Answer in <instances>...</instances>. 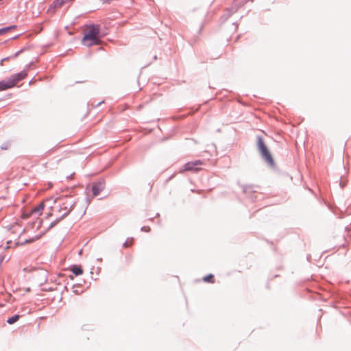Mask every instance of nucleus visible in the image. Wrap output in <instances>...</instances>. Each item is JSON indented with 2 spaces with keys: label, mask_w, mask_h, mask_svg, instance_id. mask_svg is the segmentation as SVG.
<instances>
[{
  "label": "nucleus",
  "mask_w": 351,
  "mask_h": 351,
  "mask_svg": "<svg viewBox=\"0 0 351 351\" xmlns=\"http://www.w3.org/2000/svg\"><path fill=\"white\" fill-rule=\"evenodd\" d=\"M27 73L26 71H21L14 74L7 80L0 81V91L5 90L15 86L17 83L26 77Z\"/></svg>",
  "instance_id": "nucleus-2"
},
{
  "label": "nucleus",
  "mask_w": 351,
  "mask_h": 351,
  "mask_svg": "<svg viewBox=\"0 0 351 351\" xmlns=\"http://www.w3.org/2000/svg\"><path fill=\"white\" fill-rule=\"evenodd\" d=\"M100 29L97 25H92L88 26L84 31L82 43L86 47L98 45L101 43L99 36Z\"/></svg>",
  "instance_id": "nucleus-1"
},
{
  "label": "nucleus",
  "mask_w": 351,
  "mask_h": 351,
  "mask_svg": "<svg viewBox=\"0 0 351 351\" xmlns=\"http://www.w3.org/2000/svg\"><path fill=\"white\" fill-rule=\"evenodd\" d=\"M43 234V233H41L40 234H39L38 236H37L36 237L32 238V239H30L29 240H27L26 242L27 243H29V242L35 241L39 239L42 237Z\"/></svg>",
  "instance_id": "nucleus-13"
},
{
  "label": "nucleus",
  "mask_w": 351,
  "mask_h": 351,
  "mask_svg": "<svg viewBox=\"0 0 351 351\" xmlns=\"http://www.w3.org/2000/svg\"><path fill=\"white\" fill-rule=\"evenodd\" d=\"M70 270L75 275L80 276L83 274V269L81 266L79 265H73Z\"/></svg>",
  "instance_id": "nucleus-8"
},
{
  "label": "nucleus",
  "mask_w": 351,
  "mask_h": 351,
  "mask_svg": "<svg viewBox=\"0 0 351 351\" xmlns=\"http://www.w3.org/2000/svg\"><path fill=\"white\" fill-rule=\"evenodd\" d=\"M257 145L262 157L269 165L273 166L274 165V160L261 137L258 138Z\"/></svg>",
  "instance_id": "nucleus-4"
},
{
  "label": "nucleus",
  "mask_w": 351,
  "mask_h": 351,
  "mask_svg": "<svg viewBox=\"0 0 351 351\" xmlns=\"http://www.w3.org/2000/svg\"><path fill=\"white\" fill-rule=\"evenodd\" d=\"M15 28H16V26L15 25H12V26L8 27L1 29H0V35L3 34H5V33L9 32L10 30L14 29Z\"/></svg>",
  "instance_id": "nucleus-11"
},
{
  "label": "nucleus",
  "mask_w": 351,
  "mask_h": 351,
  "mask_svg": "<svg viewBox=\"0 0 351 351\" xmlns=\"http://www.w3.org/2000/svg\"><path fill=\"white\" fill-rule=\"evenodd\" d=\"M203 280L205 282L214 283V276L213 274H208L203 278Z\"/></svg>",
  "instance_id": "nucleus-9"
},
{
  "label": "nucleus",
  "mask_w": 351,
  "mask_h": 351,
  "mask_svg": "<svg viewBox=\"0 0 351 351\" xmlns=\"http://www.w3.org/2000/svg\"><path fill=\"white\" fill-rule=\"evenodd\" d=\"M45 207V202H40L38 206L33 208L29 212L23 214V218H28L32 215H40Z\"/></svg>",
  "instance_id": "nucleus-6"
},
{
  "label": "nucleus",
  "mask_w": 351,
  "mask_h": 351,
  "mask_svg": "<svg viewBox=\"0 0 351 351\" xmlns=\"http://www.w3.org/2000/svg\"><path fill=\"white\" fill-rule=\"evenodd\" d=\"M38 227H40V225H41V223H42V221H41V220H39V221H38Z\"/></svg>",
  "instance_id": "nucleus-15"
},
{
  "label": "nucleus",
  "mask_w": 351,
  "mask_h": 351,
  "mask_svg": "<svg viewBox=\"0 0 351 351\" xmlns=\"http://www.w3.org/2000/svg\"><path fill=\"white\" fill-rule=\"evenodd\" d=\"M141 230L146 232H149L151 230V229L149 226H143L141 228Z\"/></svg>",
  "instance_id": "nucleus-14"
},
{
  "label": "nucleus",
  "mask_w": 351,
  "mask_h": 351,
  "mask_svg": "<svg viewBox=\"0 0 351 351\" xmlns=\"http://www.w3.org/2000/svg\"><path fill=\"white\" fill-rule=\"evenodd\" d=\"M58 203L59 207L57 210L58 212V215L60 218L66 217L74 207V202L69 197L59 198Z\"/></svg>",
  "instance_id": "nucleus-3"
},
{
  "label": "nucleus",
  "mask_w": 351,
  "mask_h": 351,
  "mask_svg": "<svg viewBox=\"0 0 351 351\" xmlns=\"http://www.w3.org/2000/svg\"><path fill=\"white\" fill-rule=\"evenodd\" d=\"M104 189V183L102 182L93 184L92 192L93 196L98 195Z\"/></svg>",
  "instance_id": "nucleus-7"
},
{
  "label": "nucleus",
  "mask_w": 351,
  "mask_h": 351,
  "mask_svg": "<svg viewBox=\"0 0 351 351\" xmlns=\"http://www.w3.org/2000/svg\"><path fill=\"white\" fill-rule=\"evenodd\" d=\"M19 319V315H16L14 316H12L11 317H10L7 322L9 324H12L14 323H15L16 322H17Z\"/></svg>",
  "instance_id": "nucleus-10"
},
{
  "label": "nucleus",
  "mask_w": 351,
  "mask_h": 351,
  "mask_svg": "<svg viewBox=\"0 0 351 351\" xmlns=\"http://www.w3.org/2000/svg\"><path fill=\"white\" fill-rule=\"evenodd\" d=\"M202 165L203 162L200 160L189 162L184 165L183 168L180 169L179 172L180 173H182L184 171L197 172L201 169L199 167Z\"/></svg>",
  "instance_id": "nucleus-5"
},
{
  "label": "nucleus",
  "mask_w": 351,
  "mask_h": 351,
  "mask_svg": "<svg viewBox=\"0 0 351 351\" xmlns=\"http://www.w3.org/2000/svg\"><path fill=\"white\" fill-rule=\"evenodd\" d=\"M134 243V239L133 238H130V239H128L126 240V241L123 243V246L125 247H130L131 245H132Z\"/></svg>",
  "instance_id": "nucleus-12"
}]
</instances>
